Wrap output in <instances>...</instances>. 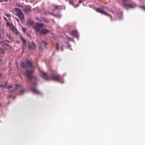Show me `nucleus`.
I'll list each match as a JSON object with an SVG mask.
<instances>
[{"instance_id":"1","label":"nucleus","mask_w":145,"mask_h":145,"mask_svg":"<svg viewBox=\"0 0 145 145\" xmlns=\"http://www.w3.org/2000/svg\"><path fill=\"white\" fill-rule=\"evenodd\" d=\"M44 26V24L43 23L36 22L33 27L37 35L39 33L41 35H44L49 33V31L44 28L43 27Z\"/></svg>"},{"instance_id":"2","label":"nucleus","mask_w":145,"mask_h":145,"mask_svg":"<svg viewBox=\"0 0 145 145\" xmlns=\"http://www.w3.org/2000/svg\"><path fill=\"white\" fill-rule=\"evenodd\" d=\"M41 76L46 80H54L58 82L61 83L63 82L62 78L58 74H53L50 76H48L47 74L44 72L41 73Z\"/></svg>"},{"instance_id":"3","label":"nucleus","mask_w":145,"mask_h":145,"mask_svg":"<svg viewBox=\"0 0 145 145\" xmlns=\"http://www.w3.org/2000/svg\"><path fill=\"white\" fill-rule=\"evenodd\" d=\"M33 71L32 70H27L24 73V74L26 76L27 78L29 79L30 81L34 80L35 81L37 80V78L34 76H32Z\"/></svg>"},{"instance_id":"4","label":"nucleus","mask_w":145,"mask_h":145,"mask_svg":"<svg viewBox=\"0 0 145 145\" xmlns=\"http://www.w3.org/2000/svg\"><path fill=\"white\" fill-rule=\"evenodd\" d=\"M14 10L16 12V15L18 17L21 21H23L24 20L25 17L21 10L17 8H14Z\"/></svg>"},{"instance_id":"5","label":"nucleus","mask_w":145,"mask_h":145,"mask_svg":"<svg viewBox=\"0 0 145 145\" xmlns=\"http://www.w3.org/2000/svg\"><path fill=\"white\" fill-rule=\"evenodd\" d=\"M20 65L22 67L25 69L27 67H31L33 65L32 62L28 59L26 60L25 63L24 61L21 62Z\"/></svg>"},{"instance_id":"6","label":"nucleus","mask_w":145,"mask_h":145,"mask_svg":"<svg viewBox=\"0 0 145 145\" xmlns=\"http://www.w3.org/2000/svg\"><path fill=\"white\" fill-rule=\"evenodd\" d=\"M122 6L125 8L128 9L129 8H134L136 5L134 4H127L125 3H123L122 4Z\"/></svg>"},{"instance_id":"7","label":"nucleus","mask_w":145,"mask_h":145,"mask_svg":"<svg viewBox=\"0 0 145 145\" xmlns=\"http://www.w3.org/2000/svg\"><path fill=\"white\" fill-rule=\"evenodd\" d=\"M96 11H97L99 13L103 14L105 15H106V16L109 17L110 18L111 20H112V16H111V15L108 14L107 13L105 12L103 10H101L100 8H97V9H96Z\"/></svg>"},{"instance_id":"8","label":"nucleus","mask_w":145,"mask_h":145,"mask_svg":"<svg viewBox=\"0 0 145 145\" xmlns=\"http://www.w3.org/2000/svg\"><path fill=\"white\" fill-rule=\"evenodd\" d=\"M0 44L1 45L5 47H7L6 50L7 49H10L11 48V47L9 44H7L4 40L0 41Z\"/></svg>"},{"instance_id":"9","label":"nucleus","mask_w":145,"mask_h":145,"mask_svg":"<svg viewBox=\"0 0 145 145\" xmlns=\"http://www.w3.org/2000/svg\"><path fill=\"white\" fill-rule=\"evenodd\" d=\"M31 7L29 5H27L22 10L25 13L27 14L31 11Z\"/></svg>"},{"instance_id":"10","label":"nucleus","mask_w":145,"mask_h":145,"mask_svg":"<svg viewBox=\"0 0 145 145\" xmlns=\"http://www.w3.org/2000/svg\"><path fill=\"white\" fill-rule=\"evenodd\" d=\"M31 90L34 93L39 94H40L41 93V92L35 87H31Z\"/></svg>"},{"instance_id":"11","label":"nucleus","mask_w":145,"mask_h":145,"mask_svg":"<svg viewBox=\"0 0 145 145\" xmlns=\"http://www.w3.org/2000/svg\"><path fill=\"white\" fill-rule=\"evenodd\" d=\"M70 34L76 38H78V37L77 31L76 30H74L70 31Z\"/></svg>"},{"instance_id":"12","label":"nucleus","mask_w":145,"mask_h":145,"mask_svg":"<svg viewBox=\"0 0 145 145\" xmlns=\"http://www.w3.org/2000/svg\"><path fill=\"white\" fill-rule=\"evenodd\" d=\"M28 48L30 49H34L35 48V45L33 42L29 43V44Z\"/></svg>"},{"instance_id":"13","label":"nucleus","mask_w":145,"mask_h":145,"mask_svg":"<svg viewBox=\"0 0 145 145\" xmlns=\"http://www.w3.org/2000/svg\"><path fill=\"white\" fill-rule=\"evenodd\" d=\"M10 29L12 30L13 31V33H15L16 35H17L19 33L18 30L13 26H11L10 27Z\"/></svg>"},{"instance_id":"14","label":"nucleus","mask_w":145,"mask_h":145,"mask_svg":"<svg viewBox=\"0 0 145 145\" xmlns=\"http://www.w3.org/2000/svg\"><path fill=\"white\" fill-rule=\"evenodd\" d=\"M69 3L70 4L73 5L74 7L76 8L78 6V5L77 4L76 5H74V2L72 0H69Z\"/></svg>"},{"instance_id":"15","label":"nucleus","mask_w":145,"mask_h":145,"mask_svg":"<svg viewBox=\"0 0 145 145\" xmlns=\"http://www.w3.org/2000/svg\"><path fill=\"white\" fill-rule=\"evenodd\" d=\"M24 91L25 90L24 89L22 88L19 91L18 94L19 95H22L24 93Z\"/></svg>"},{"instance_id":"16","label":"nucleus","mask_w":145,"mask_h":145,"mask_svg":"<svg viewBox=\"0 0 145 145\" xmlns=\"http://www.w3.org/2000/svg\"><path fill=\"white\" fill-rule=\"evenodd\" d=\"M21 39L22 41L23 46L24 47L26 45V40L21 36Z\"/></svg>"},{"instance_id":"17","label":"nucleus","mask_w":145,"mask_h":145,"mask_svg":"<svg viewBox=\"0 0 145 145\" xmlns=\"http://www.w3.org/2000/svg\"><path fill=\"white\" fill-rule=\"evenodd\" d=\"M4 36V32L3 30H0V38H2Z\"/></svg>"},{"instance_id":"18","label":"nucleus","mask_w":145,"mask_h":145,"mask_svg":"<svg viewBox=\"0 0 145 145\" xmlns=\"http://www.w3.org/2000/svg\"><path fill=\"white\" fill-rule=\"evenodd\" d=\"M27 23L28 24L30 25H33V22L32 20L30 19L28 20L27 21Z\"/></svg>"},{"instance_id":"19","label":"nucleus","mask_w":145,"mask_h":145,"mask_svg":"<svg viewBox=\"0 0 145 145\" xmlns=\"http://www.w3.org/2000/svg\"><path fill=\"white\" fill-rule=\"evenodd\" d=\"M5 52L3 49L0 48V54H3L5 53Z\"/></svg>"},{"instance_id":"20","label":"nucleus","mask_w":145,"mask_h":145,"mask_svg":"<svg viewBox=\"0 0 145 145\" xmlns=\"http://www.w3.org/2000/svg\"><path fill=\"white\" fill-rule=\"evenodd\" d=\"M16 6L19 7H23V6L20 3H16Z\"/></svg>"},{"instance_id":"21","label":"nucleus","mask_w":145,"mask_h":145,"mask_svg":"<svg viewBox=\"0 0 145 145\" xmlns=\"http://www.w3.org/2000/svg\"><path fill=\"white\" fill-rule=\"evenodd\" d=\"M59 43L57 42L56 44V49L58 51L59 50Z\"/></svg>"},{"instance_id":"22","label":"nucleus","mask_w":145,"mask_h":145,"mask_svg":"<svg viewBox=\"0 0 145 145\" xmlns=\"http://www.w3.org/2000/svg\"><path fill=\"white\" fill-rule=\"evenodd\" d=\"M41 42L44 45L45 48H46V45L48 44V42H45L44 41H43V40H42Z\"/></svg>"},{"instance_id":"23","label":"nucleus","mask_w":145,"mask_h":145,"mask_svg":"<svg viewBox=\"0 0 145 145\" xmlns=\"http://www.w3.org/2000/svg\"><path fill=\"white\" fill-rule=\"evenodd\" d=\"M42 20L44 22H46V23H48L49 22L48 20L47 19H46V18H43L42 19Z\"/></svg>"},{"instance_id":"24","label":"nucleus","mask_w":145,"mask_h":145,"mask_svg":"<svg viewBox=\"0 0 145 145\" xmlns=\"http://www.w3.org/2000/svg\"><path fill=\"white\" fill-rule=\"evenodd\" d=\"M7 38L8 39H9L10 40V41H12V38L10 36H9V35L7 36Z\"/></svg>"},{"instance_id":"25","label":"nucleus","mask_w":145,"mask_h":145,"mask_svg":"<svg viewBox=\"0 0 145 145\" xmlns=\"http://www.w3.org/2000/svg\"><path fill=\"white\" fill-rule=\"evenodd\" d=\"M22 27V30L25 33V31L26 30V28H25V27Z\"/></svg>"},{"instance_id":"26","label":"nucleus","mask_w":145,"mask_h":145,"mask_svg":"<svg viewBox=\"0 0 145 145\" xmlns=\"http://www.w3.org/2000/svg\"><path fill=\"white\" fill-rule=\"evenodd\" d=\"M55 7L56 9H59L60 7L58 5H55Z\"/></svg>"},{"instance_id":"27","label":"nucleus","mask_w":145,"mask_h":145,"mask_svg":"<svg viewBox=\"0 0 145 145\" xmlns=\"http://www.w3.org/2000/svg\"><path fill=\"white\" fill-rule=\"evenodd\" d=\"M6 25L7 26L10 27V24L8 22H7L6 23Z\"/></svg>"},{"instance_id":"28","label":"nucleus","mask_w":145,"mask_h":145,"mask_svg":"<svg viewBox=\"0 0 145 145\" xmlns=\"http://www.w3.org/2000/svg\"><path fill=\"white\" fill-rule=\"evenodd\" d=\"M17 88L16 87L14 90H11V91H8V92L9 93L10 92H13L15 90H17Z\"/></svg>"},{"instance_id":"29","label":"nucleus","mask_w":145,"mask_h":145,"mask_svg":"<svg viewBox=\"0 0 145 145\" xmlns=\"http://www.w3.org/2000/svg\"><path fill=\"white\" fill-rule=\"evenodd\" d=\"M7 84V81H6L4 82V85H5V87H6Z\"/></svg>"},{"instance_id":"30","label":"nucleus","mask_w":145,"mask_h":145,"mask_svg":"<svg viewBox=\"0 0 145 145\" xmlns=\"http://www.w3.org/2000/svg\"><path fill=\"white\" fill-rule=\"evenodd\" d=\"M5 15L8 18H10L11 17V16L8 14H6Z\"/></svg>"},{"instance_id":"31","label":"nucleus","mask_w":145,"mask_h":145,"mask_svg":"<svg viewBox=\"0 0 145 145\" xmlns=\"http://www.w3.org/2000/svg\"><path fill=\"white\" fill-rule=\"evenodd\" d=\"M12 86L11 85H9L7 87V88L8 89H9L12 88Z\"/></svg>"},{"instance_id":"32","label":"nucleus","mask_w":145,"mask_h":145,"mask_svg":"<svg viewBox=\"0 0 145 145\" xmlns=\"http://www.w3.org/2000/svg\"><path fill=\"white\" fill-rule=\"evenodd\" d=\"M0 87H3L4 88H6L5 87V85L3 84H0Z\"/></svg>"},{"instance_id":"33","label":"nucleus","mask_w":145,"mask_h":145,"mask_svg":"<svg viewBox=\"0 0 145 145\" xmlns=\"http://www.w3.org/2000/svg\"><path fill=\"white\" fill-rule=\"evenodd\" d=\"M4 1L7 2L8 1V0H0V1L1 2H3Z\"/></svg>"},{"instance_id":"34","label":"nucleus","mask_w":145,"mask_h":145,"mask_svg":"<svg viewBox=\"0 0 145 145\" xmlns=\"http://www.w3.org/2000/svg\"><path fill=\"white\" fill-rule=\"evenodd\" d=\"M4 20H5V21H6V22H8V21H7V19L6 18V17H4Z\"/></svg>"},{"instance_id":"35","label":"nucleus","mask_w":145,"mask_h":145,"mask_svg":"<svg viewBox=\"0 0 145 145\" xmlns=\"http://www.w3.org/2000/svg\"><path fill=\"white\" fill-rule=\"evenodd\" d=\"M67 39H69V40H72V39H73V38H72L71 39V38H70L69 37H67Z\"/></svg>"},{"instance_id":"36","label":"nucleus","mask_w":145,"mask_h":145,"mask_svg":"<svg viewBox=\"0 0 145 145\" xmlns=\"http://www.w3.org/2000/svg\"><path fill=\"white\" fill-rule=\"evenodd\" d=\"M82 2V0H79L78 1V3L80 4L81 3V2Z\"/></svg>"},{"instance_id":"37","label":"nucleus","mask_w":145,"mask_h":145,"mask_svg":"<svg viewBox=\"0 0 145 145\" xmlns=\"http://www.w3.org/2000/svg\"><path fill=\"white\" fill-rule=\"evenodd\" d=\"M15 86H16V87L17 88V87L19 86H20V85H18L17 84H16Z\"/></svg>"},{"instance_id":"38","label":"nucleus","mask_w":145,"mask_h":145,"mask_svg":"<svg viewBox=\"0 0 145 145\" xmlns=\"http://www.w3.org/2000/svg\"><path fill=\"white\" fill-rule=\"evenodd\" d=\"M142 8L144 10H145V6L142 7Z\"/></svg>"},{"instance_id":"39","label":"nucleus","mask_w":145,"mask_h":145,"mask_svg":"<svg viewBox=\"0 0 145 145\" xmlns=\"http://www.w3.org/2000/svg\"><path fill=\"white\" fill-rule=\"evenodd\" d=\"M50 14L52 15H53V16H56V15H54V14H53V13H50Z\"/></svg>"},{"instance_id":"40","label":"nucleus","mask_w":145,"mask_h":145,"mask_svg":"<svg viewBox=\"0 0 145 145\" xmlns=\"http://www.w3.org/2000/svg\"><path fill=\"white\" fill-rule=\"evenodd\" d=\"M11 97H12L11 95H10L8 96V98Z\"/></svg>"},{"instance_id":"41","label":"nucleus","mask_w":145,"mask_h":145,"mask_svg":"<svg viewBox=\"0 0 145 145\" xmlns=\"http://www.w3.org/2000/svg\"><path fill=\"white\" fill-rule=\"evenodd\" d=\"M61 49L63 51V47H62Z\"/></svg>"},{"instance_id":"42","label":"nucleus","mask_w":145,"mask_h":145,"mask_svg":"<svg viewBox=\"0 0 145 145\" xmlns=\"http://www.w3.org/2000/svg\"><path fill=\"white\" fill-rule=\"evenodd\" d=\"M6 41H7V42H10V41H8V40H6Z\"/></svg>"},{"instance_id":"43","label":"nucleus","mask_w":145,"mask_h":145,"mask_svg":"<svg viewBox=\"0 0 145 145\" xmlns=\"http://www.w3.org/2000/svg\"><path fill=\"white\" fill-rule=\"evenodd\" d=\"M1 105L0 103V107H1Z\"/></svg>"},{"instance_id":"44","label":"nucleus","mask_w":145,"mask_h":145,"mask_svg":"<svg viewBox=\"0 0 145 145\" xmlns=\"http://www.w3.org/2000/svg\"><path fill=\"white\" fill-rule=\"evenodd\" d=\"M16 18L17 19V20H19L18 19H17V18Z\"/></svg>"},{"instance_id":"45","label":"nucleus","mask_w":145,"mask_h":145,"mask_svg":"<svg viewBox=\"0 0 145 145\" xmlns=\"http://www.w3.org/2000/svg\"><path fill=\"white\" fill-rule=\"evenodd\" d=\"M34 84H36V83H34Z\"/></svg>"},{"instance_id":"46","label":"nucleus","mask_w":145,"mask_h":145,"mask_svg":"<svg viewBox=\"0 0 145 145\" xmlns=\"http://www.w3.org/2000/svg\"><path fill=\"white\" fill-rule=\"evenodd\" d=\"M1 73H0V76H1Z\"/></svg>"}]
</instances>
